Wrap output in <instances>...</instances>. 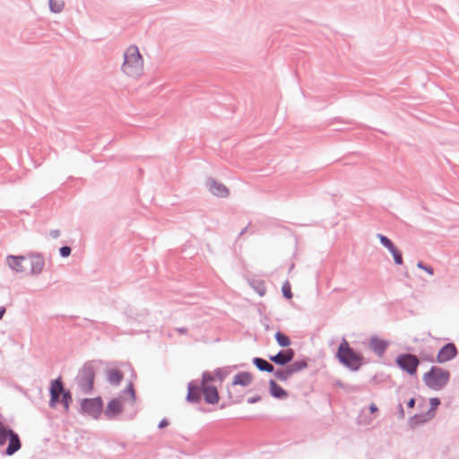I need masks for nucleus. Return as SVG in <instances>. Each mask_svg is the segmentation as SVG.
<instances>
[{
    "label": "nucleus",
    "mask_w": 459,
    "mask_h": 459,
    "mask_svg": "<svg viewBox=\"0 0 459 459\" xmlns=\"http://www.w3.org/2000/svg\"><path fill=\"white\" fill-rule=\"evenodd\" d=\"M134 403L135 393L133 384L129 383L127 387L122 391L118 397L113 398L108 402L104 411V414L108 420H115L126 407H134Z\"/></svg>",
    "instance_id": "obj_1"
},
{
    "label": "nucleus",
    "mask_w": 459,
    "mask_h": 459,
    "mask_svg": "<svg viewBox=\"0 0 459 459\" xmlns=\"http://www.w3.org/2000/svg\"><path fill=\"white\" fill-rule=\"evenodd\" d=\"M336 357L339 361L351 371L359 369L362 363V356L351 349L345 339L339 345Z\"/></svg>",
    "instance_id": "obj_2"
},
{
    "label": "nucleus",
    "mask_w": 459,
    "mask_h": 459,
    "mask_svg": "<svg viewBox=\"0 0 459 459\" xmlns=\"http://www.w3.org/2000/svg\"><path fill=\"white\" fill-rule=\"evenodd\" d=\"M450 374L447 370L433 366L423 376V381L426 385L432 390L438 391L443 389L449 381Z\"/></svg>",
    "instance_id": "obj_3"
},
{
    "label": "nucleus",
    "mask_w": 459,
    "mask_h": 459,
    "mask_svg": "<svg viewBox=\"0 0 459 459\" xmlns=\"http://www.w3.org/2000/svg\"><path fill=\"white\" fill-rule=\"evenodd\" d=\"M7 440L9 443L4 454L10 456L21 449L22 442L15 431L0 421V446H4Z\"/></svg>",
    "instance_id": "obj_4"
},
{
    "label": "nucleus",
    "mask_w": 459,
    "mask_h": 459,
    "mask_svg": "<svg viewBox=\"0 0 459 459\" xmlns=\"http://www.w3.org/2000/svg\"><path fill=\"white\" fill-rule=\"evenodd\" d=\"M94 376V367L91 362L86 363L79 371L76 382L83 394H89L92 390Z\"/></svg>",
    "instance_id": "obj_5"
},
{
    "label": "nucleus",
    "mask_w": 459,
    "mask_h": 459,
    "mask_svg": "<svg viewBox=\"0 0 459 459\" xmlns=\"http://www.w3.org/2000/svg\"><path fill=\"white\" fill-rule=\"evenodd\" d=\"M81 413L98 420L103 411V402L100 397L84 398L81 401Z\"/></svg>",
    "instance_id": "obj_6"
},
{
    "label": "nucleus",
    "mask_w": 459,
    "mask_h": 459,
    "mask_svg": "<svg viewBox=\"0 0 459 459\" xmlns=\"http://www.w3.org/2000/svg\"><path fill=\"white\" fill-rule=\"evenodd\" d=\"M396 364L410 375H414L417 372L420 360L418 357L411 353H403L397 356L395 359Z\"/></svg>",
    "instance_id": "obj_7"
},
{
    "label": "nucleus",
    "mask_w": 459,
    "mask_h": 459,
    "mask_svg": "<svg viewBox=\"0 0 459 459\" xmlns=\"http://www.w3.org/2000/svg\"><path fill=\"white\" fill-rule=\"evenodd\" d=\"M429 403H430V409L426 413L416 414L411 418L410 424L411 426L423 424L434 418L435 411L440 404V400L438 398H430Z\"/></svg>",
    "instance_id": "obj_8"
},
{
    "label": "nucleus",
    "mask_w": 459,
    "mask_h": 459,
    "mask_svg": "<svg viewBox=\"0 0 459 459\" xmlns=\"http://www.w3.org/2000/svg\"><path fill=\"white\" fill-rule=\"evenodd\" d=\"M26 259H29L30 261V274L32 276H39L45 267L44 255L39 252H30L26 255Z\"/></svg>",
    "instance_id": "obj_9"
},
{
    "label": "nucleus",
    "mask_w": 459,
    "mask_h": 459,
    "mask_svg": "<svg viewBox=\"0 0 459 459\" xmlns=\"http://www.w3.org/2000/svg\"><path fill=\"white\" fill-rule=\"evenodd\" d=\"M122 71L131 77H138L143 71V59H124Z\"/></svg>",
    "instance_id": "obj_10"
},
{
    "label": "nucleus",
    "mask_w": 459,
    "mask_h": 459,
    "mask_svg": "<svg viewBox=\"0 0 459 459\" xmlns=\"http://www.w3.org/2000/svg\"><path fill=\"white\" fill-rule=\"evenodd\" d=\"M377 238L380 243L392 254L394 264L401 265L403 263L402 253L396 248L394 244L386 236L383 234H377Z\"/></svg>",
    "instance_id": "obj_11"
},
{
    "label": "nucleus",
    "mask_w": 459,
    "mask_h": 459,
    "mask_svg": "<svg viewBox=\"0 0 459 459\" xmlns=\"http://www.w3.org/2000/svg\"><path fill=\"white\" fill-rule=\"evenodd\" d=\"M457 355V349L452 342L445 344L438 351L437 360L439 363H445L453 359Z\"/></svg>",
    "instance_id": "obj_12"
},
{
    "label": "nucleus",
    "mask_w": 459,
    "mask_h": 459,
    "mask_svg": "<svg viewBox=\"0 0 459 459\" xmlns=\"http://www.w3.org/2000/svg\"><path fill=\"white\" fill-rule=\"evenodd\" d=\"M295 356V351L292 349H286L280 351L277 354L269 357L270 360L273 363L285 366L292 361Z\"/></svg>",
    "instance_id": "obj_13"
},
{
    "label": "nucleus",
    "mask_w": 459,
    "mask_h": 459,
    "mask_svg": "<svg viewBox=\"0 0 459 459\" xmlns=\"http://www.w3.org/2000/svg\"><path fill=\"white\" fill-rule=\"evenodd\" d=\"M388 346V341L380 339L376 335L372 336L368 342L369 349L373 351L378 357H382L385 354Z\"/></svg>",
    "instance_id": "obj_14"
},
{
    "label": "nucleus",
    "mask_w": 459,
    "mask_h": 459,
    "mask_svg": "<svg viewBox=\"0 0 459 459\" xmlns=\"http://www.w3.org/2000/svg\"><path fill=\"white\" fill-rule=\"evenodd\" d=\"M209 191L218 197H225L229 194L228 188L221 183L217 182L213 178H209L206 182Z\"/></svg>",
    "instance_id": "obj_15"
},
{
    "label": "nucleus",
    "mask_w": 459,
    "mask_h": 459,
    "mask_svg": "<svg viewBox=\"0 0 459 459\" xmlns=\"http://www.w3.org/2000/svg\"><path fill=\"white\" fill-rule=\"evenodd\" d=\"M26 260L25 255H10L6 257L8 266L16 273H23L24 267L22 262Z\"/></svg>",
    "instance_id": "obj_16"
},
{
    "label": "nucleus",
    "mask_w": 459,
    "mask_h": 459,
    "mask_svg": "<svg viewBox=\"0 0 459 459\" xmlns=\"http://www.w3.org/2000/svg\"><path fill=\"white\" fill-rule=\"evenodd\" d=\"M204 401L208 404H216L219 402V394L217 388L213 385H204L203 387Z\"/></svg>",
    "instance_id": "obj_17"
},
{
    "label": "nucleus",
    "mask_w": 459,
    "mask_h": 459,
    "mask_svg": "<svg viewBox=\"0 0 459 459\" xmlns=\"http://www.w3.org/2000/svg\"><path fill=\"white\" fill-rule=\"evenodd\" d=\"M186 400L190 403H199L201 400L200 387L194 382H190L187 385Z\"/></svg>",
    "instance_id": "obj_18"
},
{
    "label": "nucleus",
    "mask_w": 459,
    "mask_h": 459,
    "mask_svg": "<svg viewBox=\"0 0 459 459\" xmlns=\"http://www.w3.org/2000/svg\"><path fill=\"white\" fill-rule=\"evenodd\" d=\"M252 379V375L249 372H240L234 377L232 385L246 387L251 384Z\"/></svg>",
    "instance_id": "obj_19"
},
{
    "label": "nucleus",
    "mask_w": 459,
    "mask_h": 459,
    "mask_svg": "<svg viewBox=\"0 0 459 459\" xmlns=\"http://www.w3.org/2000/svg\"><path fill=\"white\" fill-rule=\"evenodd\" d=\"M270 394L277 399H285L288 396V393L279 385L274 380L269 381Z\"/></svg>",
    "instance_id": "obj_20"
},
{
    "label": "nucleus",
    "mask_w": 459,
    "mask_h": 459,
    "mask_svg": "<svg viewBox=\"0 0 459 459\" xmlns=\"http://www.w3.org/2000/svg\"><path fill=\"white\" fill-rule=\"evenodd\" d=\"M253 364L260 370L268 373L274 372V367L266 359L255 357L253 359Z\"/></svg>",
    "instance_id": "obj_21"
},
{
    "label": "nucleus",
    "mask_w": 459,
    "mask_h": 459,
    "mask_svg": "<svg viewBox=\"0 0 459 459\" xmlns=\"http://www.w3.org/2000/svg\"><path fill=\"white\" fill-rule=\"evenodd\" d=\"M107 378L109 384L117 385L123 378V374L117 369H108Z\"/></svg>",
    "instance_id": "obj_22"
},
{
    "label": "nucleus",
    "mask_w": 459,
    "mask_h": 459,
    "mask_svg": "<svg viewBox=\"0 0 459 459\" xmlns=\"http://www.w3.org/2000/svg\"><path fill=\"white\" fill-rule=\"evenodd\" d=\"M252 289L260 296L263 297L266 292L264 282L261 280H252L249 281Z\"/></svg>",
    "instance_id": "obj_23"
},
{
    "label": "nucleus",
    "mask_w": 459,
    "mask_h": 459,
    "mask_svg": "<svg viewBox=\"0 0 459 459\" xmlns=\"http://www.w3.org/2000/svg\"><path fill=\"white\" fill-rule=\"evenodd\" d=\"M48 5L50 12L59 13L65 8V2L63 0H48Z\"/></svg>",
    "instance_id": "obj_24"
},
{
    "label": "nucleus",
    "mask_w": 459,
    "mask_h": 459,
    "mask_svg": "<svg viewBox=\"0 0 459 459\" xmlns=\"http://www.w3.org/2000/svg\"><path fill=\"white\" fill-rule=\"evenodd\" d=\"M307 367V363L305 360L295 361L292 364L289 365L287 368L290 370L291 376L295 373L305 369Z\"/></svg>",
    "instance_id": "obj_25"
},
{
    "label": "nucleus",
    "mask_w": 459,
    "mask_h": 459,
    "mask_svg": "<svg viewBox=\"0 0 459 459\" xmlns=\"http://www.w3.org/2000/svg\"><path fill=\"white\" fill-rule=\"evenodd\" d=\"M275 340H276L277 343L279 344V346L284 347V348L289 347L291 343L289 336H287L286 334H284L281 332H277L275 333Z\"/></svg>",
    "instance_id": "obj_26"
},
{
    "label": "nucleus",
    "mask_w": 459,
    "mask_h": 459,
    "mask_svg": "<svg viewBox=\"0 0 459 459\" xmlns=\"http://www.w3.org/2000/svg\"><path fill=\"white\" fill-rule=\"evenodd\" d=\"M55 391L56 394L63 395L67 390L64 389V385L60 378L52 380L49 392Z\"/></svg>",
    "instance_id": "obj_27"
},
{
    "label": "nucleus",
    "mask_w": 459,
    "mask_h": 459,
    "mask_svg": "<svg viewBox=\"0 0 459 459\" xmlns=\"http://www.w3.org/2000/svg\"><path fill=\"white\" fill-rule=\"evenodd\" d=\"M123 57H143L135 45L129 46L123 53Z\"/></svg>",
    "instance_id": "obj_28"
},
{
    "label": "nucleus",
    "mask_w": 459,
    "mask_h": 459,
    "mask_svg": "<svg viewBox=\"0 0 459 459\" xmlns=\"http://www.w3.org/2000/svg\"><path fill=\"white\" fill-rule=\"evenodd\" d=\"M273 373L274 374L275 377L280 381H286L291 376L288 368H286L285 369L274 370V372Z\"/></svg>",
    "instance_id": "obj_29"
},
{
    "label": "nucleus",
    "mask_w": 459,
    "mask_h": 459,
    "mask_svg": "<svg viewBox=\"0 0 459 459\" xmlns=\"http://www.w3.org/2000/svg\"><path fill=\"white\" fill-rule=\"evenodd\" d=\"M61 396H62L61 403L64 406L65 411L67 412L69 411L70 403L72 401V394H71L70 391H66Z\"/></svg>",
    "instance_id": "obj_30"
},
{
    "label": "nucleus",
    "mask_w": 459,
    "mask_h": 459,
    "mask_svg": "<svg viewBox=\"0 0 459 459\" xmlns=\"http://www.w3.org/2000/svg\"><path fill=\"white\" fill-rule=\"evenodd\" d=\"M61 395L56 394V392L53 390L50 393L49 407L56 408V404L61 402Z\"/></svg>",
    "instance_id": "obj_31"
},
{
    "label": "nucleus",
    "mask_w": 459,
    "mask_h": 459,
    "mask_svg": "<svg viewBox=\"0 0 459 459\" xmlns=\"http://www.w3.org/2000/svg\"><path fill=\"white\" fill-rule=\"evenodd\" d=\"M212 381H213L212 375L210 372H204L203 377H202V387H204V385H207L206 384L208 382H212Z\"/></svg>",
    "instance_id": "obj_32"
},
{
    "label": "nucleus",
    "mask_w": 459,
    "mask_h": 459,
    "mask_svg": "<svg viewBox=\"0 0 459 459\" xmlns=\"http://www.w3.org/2000/svg\"><path fill=\"white\" fill-rule=\"evenodd\" d=\"M282 294L286 299H290L292 297V293L290 290V286L288 282L284 283L282 286Z\"/></svg>",
    "instance_id": "obj_33"
},
{
    "label": "nucleus",
    "mask_w": 459,
    "mask_h": 459,
    "mask_svg": "<svg viewBox=\"0 0 459 459\" xmlns=\"http://www.w3.org/2000/svg\"><path fill=\"white\" fill-rule=\"evenodd\" d=\"M72 248L69 246H63L59 248V254L62 257H67L71 255Z\"/></svg>",
    "instance_id": "obj_34"
},
{
    "label": "nucleus",
    "mask_w": 459,
    "mask_h": 459,
    "mask_svg": "<svg viewBox=\"0 0 459 459\" xmlns=\"http://www.w3.org/2000/svg\"><path fill=\"white\" fill-rule=\"evenodd\" d=\"M417 267L420 268V269H422L424 270L425 272H427L430 275H433L434 274V270L431 266H428L426 265L424 263L422 262H418L417 264Z\"/></svg>",
    "instance_id": "obj_35"
},
{
    "label": "nucleus",
    "mask_w": 459,
    "mask_h": 459,
    "mask_svg": "<svg viewBox=\"0 0 459 459\" xmlns=\"http://www.w3.org/2000/svg\"><path fill=\"white\" fill-rule=\"evenodd\" d=\"M215 375L216 377L219 378L220 381H223L224 378L226 377L227 376V371L222 369V368H218L216 369L215 371Z\"/></svg>",
    "instance_id": "obj_36"
},
{
    "label": "nucleus",
    "mask_w": 459,
    "mask_h": 459,
    "mask_svg": "<svg viewBox=\"0 0 459 459\" xmlns=\"http://www.w3.org/2000/svg\"><path fill=\"white\" fill-rule=\"evenodd\" d=\"M48 235L51 238L56 239L61 236V231L59 230H51Z\"/></svg>",
    "instance_id": "obj_37"
},
{
    "label": "nucleus",
    "mask_w": 459,
    "mask_h": 459,
    "mask_svg": "<svg viewBox=\"0 0 459 459\" xmlns=\"http://www.w3.org/2000/svg\"><path fill=\"white\" fill-rule=\"evenodd\" d=\"M260 400H261V396L260 395H255V396H253V397H249L247 399V403H250V404H253V403H258Z\"/></svg>",
    "instance_id": "obj_38"
},
{
    "label": "nucleus",
    "mask_w": 459,
    "mask_h": 459,
    "mask_svg": "<svg viewBox=\"0 0 459 459\" xmlns=\"http://www.w3.org/2000/svg\"><path fill=\"white\" fill-rule=\"evenodd\" d=\"M168 424H169L168 420H167L166 419H163V420H161L160 421V423H159V426H158V427H159L160 429H162V428H164V427L168 426Z\"/></svg>",
    "instance_id": "obj_39"
},
{
    "label": "nucleus",
    "mask_w": 459,
    "mask_h": 459,
    "mask_svg": "<svg viewBox=\"0 0 459 459\" xmlns=\"http://www.w3.org/2000/svg\"><path fill=\"white\" fill-rule=\"evenodd\" d=\"M414 405H415V399H414V398L410 399V400L408 401V403H407V406H408L409 408H413V407H414Z\"/></svg>",
    "instance_id": "obj_40"
},
{
    "label": "nucleus",
    "mask_w": 459,
    "mask_h": 459,
    "mask_svg": "<svg viewBox=\"0 0 459 459\" xmlns=\"http://www.w3.org/2000/svg\"><path fill=\"white\" fill-rule=\"evenodd\" d=\"M369 411H370V412H371V413L376 412V411H377V405H376V404H374V403H371V404L369 405Z\"/></svg>",
    "instance_id": "obj_41"
},
{
    "label": "nucleus",
    "mask_w": 459,
    "mask_h": 459,
    "mask_svg": "<svg viewBox=\"0 0 459 459\" xmlns=\"http://www.w3.org/2000/svg\"><path fill=\"white\" fill-rule=\"evenodd\" d=\"M399 415L401 418L404 417V411L402 404L399 405Z\"/></svg>",
    "instance_id": "obj_42"
},
{
    "label": "nucleus",
    "mask_w": 459,
    "mask_h": 459,
    "mask_svg": "<svg viewBox=\"0 0 459 459\" xmlns=\"http://www.w3.org/2000/svg\"><path fill=\"white\" fill-rule=\"evenodd\" d=\"M4 313H5V307H0V319L3 318Z\"/></svg>",
    "instance_id": "obj_43"
},
{
    "label": "nucleus",
    "mask_w": 459,
    "mask_h": 459,
    "mask_svg": "<svg viewBox=\"0 0 459 459\" xmlns=\"http://www.w3.org/2000/svg\"><path fill=\"white\" fill-rule=\"evenodd\" d=\"M134 414H135L134 411L130 412L129 415H128V419H132L134 416Z\"/></svg>",
    "instance_id": "obj_44"
},
{
    "label": "nucleus",
    "mask_w": 459,
    "mask_h": 459,
    "mask_svg": "<svg viewBox=\"0 0 459 459\" xmlns=\"http://www.w3.org/2000/svg\"><path fill=\"white\" fill-rule=\"evenodd\" d=\"M178 331H179L180 333H185V332H186V329H185V328H179V329H178Z\"/></svg>",
    "instance_id": "obj_45"
},
{
    "label": "nucleus",
    "mask_w": 459,
    "mask_h": 459,
    "mask_svg": "<svg viewBox=\"0 0 459 459\" xmlns=\"http://www.w3.org/2000/svg\"><path fill=\"white\" fill-rule=\"evenodd\" d=\"M246 230H247V228L243 229L242 231L239 233V235L244 234Z\"/></svg>",
    "instance_id": "obj_46"
}]
</instances>
